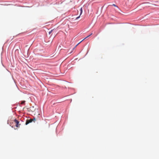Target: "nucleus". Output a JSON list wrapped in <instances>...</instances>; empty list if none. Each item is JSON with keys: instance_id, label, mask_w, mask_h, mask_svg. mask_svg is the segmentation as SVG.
<instances>
[{"instance_id": "1", "label": "nucleus", "mask_w": 159, "mask_h": 159, "mask_svg": "<svg viewBox=\"0 0 159 159\" xmlns=\"http://www.w3.org/2000/svg\"><path fill=\"white\" fill-rule=\"evenodd\" d=\"M36 121V119L35 118H34L33 119H28L26 120V122L25 123V124L26 125H27V124H29V123H30L32 122L33 121H34V122H35Z\"/></svg>"}, {"instance_id": "2", "label": "nucleus", "mask_w": 159, "mask_h": 159, "mask_svg": "<svg viewBox=\"0 0 159 159\" xmlns=\"http://www.w3.org/2000/svg\"><path fill=\"white\" fill-rule=\"evenodd\" d=\"M14 122L16 127H20V124H19V122L18 120L15 119L14 120Z\"/></svg>"}, {"instance_id": "3", "label": "nucleus", "mask_w": 159, "mask_h": 159, "mask_svg": "<svg viewBox=\"0 0 159 159\" xmlns=\"http://www.w3.org/2000/svg\"><path fill=\"white\" fill-rule=\"evenodd\" d=\"M92 33H91V34H90L89 35V36H87V37H86V38H85L83 40H82L81 41L80 43H79L77 45H76V46H77L83 40H84V39H85L88 38V37H89L90 36H91V35H92Z\"/></svg>"}, {"instance_id": "4", "label": "nucleus", "mask_w": 159, "mask_h": 159, "mask_svg": "<svg viewBox=\"0 0 159 159\" xmlns=\"http://www.w3.org/2000/svg\"><path fill=\"white\" fill-rule=\"evenodd\" d=\"M80 16L82 14V7H81V8L80 9Z\"/></svg>"}, {"instance_id": "5", "label": "nucleus", "mask_w": 159, "mask_h": 159, "mask_svg": "<svg viewBox=\"0 0 159 159\" xmlns=\"http://www.w3.org/2000/svg\"><path fill=\"white\" fill-rule=\"evenodd\" d=\"M25 101H22V102H21V104H24V103H25Z\"/></svg>"}, {"instance_id": "6", "label": "nucleus", "mask_w": 159, "mask_h": 159, "mask_svg": "<svg viewBox=\"0 0 159 159\" xmlns=\"http://www.w3.org/2000/svg\"><path fill=\"white\" fill-rule=\"evenodd\" d=\"M113 6H114V7H116V5H115V4H113Z\"/></svg>"}, {"instance_id": "7", "label": "nucleus", "mask_w": 159, "mask_h": 159, "mask_svg": "<svg viewBox=\"0 0 159 159\" xmlns=\"http://www.w3.org/2000/svg\"><path fill=\"white\" fill-rule=\"evenodd\" d=\"M80 16H78V17H77L76 18V19H77L79 18Z\"/></svg>"}, {"instance_id": "8", "label": "nucleus", "mask_w": 159, "mask_h": 159, "mask_svg": "<svg viewBox=\"0 0 159 159\" xmlns=\"http://www.w3.org/2000/svg\"><path fill=\"white\" fill-rule=\"evenodd\" d=\"M51 33V32H49V34Z\"/></svg>"}, {"instance_id": "9", "label": "nucleus", "mask_w": 159, "mask_h": 159, "mask_svg": "<svg viewBox=\"0 0 159 159\" xmlns=\"http://www.w3.org/2000/svg\"><path fill=\"white\" fill-rule=\"evenodd\" d=\"M51 33V32H49V34Z\"/></svg>"}]
</instances>
